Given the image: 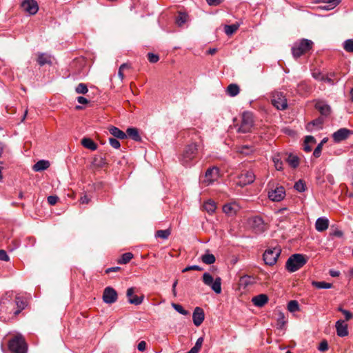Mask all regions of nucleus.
Here are the masks:
<instances>
[{
    "label": "nucleus",
    "instance_id": "nucleus-1",
    "mask_svg": "<svg viewBox=\"0 0 353 353\" xmlns=\"http://www.w3.org/2000/svg\"><path fill=\"white\" fill-rule=\"evenodd\" d=\"M307 259L302 254H294L286 261L285 268L290 272H294L303 267Z\"/></svg>",
    "mask_w": 353,
    "mask_h": 353
},
{
    "label": "nucleus",
    "instance_id": "nucleus-2",
    "mask_svg": "<svg viewBox=\"0 0 353 353\" xmlns=\"http://www.w3.org/2000/svg\"><path fill=\"white\" fill-rule=\"evenodd\" d=\"M8 348L12 353H26L28 345L24 338L17 335L9 341Z\"/></svg>",
    "mask_w": 353,
    "mask_h": 353
},
{
    "label": "nucleus",
    "instance_id": "nucleus-3",
    "mask_svg": "<svg viewBox=\"0 0 353 353\" xmlns=\"http://www.w3.org/2000/svg\"><path fill=\"white\" fill-rule=\"evenodd\" d=\"M313 45L311 40L303 39L294 44L292 48V53L294 58H299L306 52L309 51Z\"/></svg>",
    "mask_w": 353,
    "mask_h": 353
},
{
    "label": "nucleus",
    "instance_id": "nucleus-4",
    "mask_svg": "<svg viewBox=\"0 0 353 353\" xmlns=\"http://www.w3.org/2000/svg\"><path fill=\"white\" fill-rule=\"evenodd\" d=\"M247 225L255 234H261L266 230V225L260 216H252L247 219Z\"/></svg>",
    "mask_w": 353,
    "mask_h": 353
},
{
    "label": "nucleus",
    "instance_id": "nucleus-5",
    "mask_svg": "<svg viewBox=\"0 0 353 353\" xmlns=\"http://www.w3.org/2000/svg\"><path fill=\"white\" fill-rule=\"evenodd\" d=\"M254 123L253 114L250 112H244L242 114L241 124L237 131L241 133L250 132L254 126Z\"/></svg>",
    "mask_w": 353,
    "mask_h": 353
},
{
    "label": "nucleus",
    "instance_id": "nucleus-6",
    "mask_svg": "<svg viewBox=\"0 0 353 353\" xmlns=\"http://www.w3.org/2000/svg\"><path fill=\"white\" fill-rule=\"evenodd\" d=\"M281 252L279 247L267 249L263 253V258L265 263L272 266L276 263Z\"/></svg>",
    "mask_w": 353,
    "mask_h": 353
},
{
    "label": "nucleus",
    "instance_id": "nucleus-7",
    "mask_svg": "<svg viewBox=\"0 0 353 353\" xmlns=\"http://www.w3.org/2000/svg\"><path fill=\"white\" fill-rule=\"evenodd\" d=\"M198 150V146L195 143H192L190 145H188L181 157V161L183 164H188L190 163L194 158Z\"/></svg>",
    "mask_w": 353,
    "mask_h": 353
},
{
    "label": "nucleus",
    "instance_id": "nucleus-8",
    "mask_svg": "<svg viewBox=\"0 0 353 353\" xmlns=\"http://www.w3.org/2000/svg\"><path fill=\"white\" fill-rule=\"evenodd\" d=\"M203 282L205 285L210 287L216 293H221V278L217 277L215 279L208 273L205 272L203 274Z\"/></svg>",
    "mask_w": 353,
    "mask_h": 353
},
{
    "label": "nucleus",
    "instance_id": "nucleus-9",
    "mask_svg": "<svg viewBox=\"0 0 353 353\" xmlns=\"http://www.w3.org/2000/svg\"><path fill=\"white\" fill-rule=\"evenodd\" d=\"M272 105L278 110H283L288 107L287 100L282 92H274L272 97Z\"/></svg>",
    "mask_w": 353,
    "mask_h": 353
},
{
    "label": "nucleus",
    "instance_id": "nucleus-10",
    "mask_svg": "<svg viewBox=\"0 0 353 353\" xmlns=\"http://www.w3.org/2000/svg\"><path fill=\"white\" fill-rule=\"evenodd\" d=\"M118 294L112 287H107L103 290V301L108 304H112L117 301Z\"/></svg>",
    "mask_w": 353,
    "mask_h": 353
},
{
    "label": "nucleus",
    "instance_id": "nucleus-11",
    "mask_svg": "<svg viewBox=\"0 0 353 353\" xmlns=\"http://www.w3.org/2000/svg\"><path fill=\"white\" fill-rule=\"evenodd\" d=\"M285 196V191L283 186L276 187L274 190L268 192V198L274 202L282 201Z\"/></svg>",
    "mask_w": 353,
    "mask_h": 353
},
{
    "label": "nucleus",
    "instance_id": "nucleus-12",
    "mask_svg": "<svg viewBox=\"0 0 353 353\" xmlns=\"http://www.w3.org/2000/svg\"><path fill=\"white\" fill-rule=\"evenodd\" d=\"M219 171V170L217 167L208 168L205 172V179L203 180L202 183L205 185H210L217 178Z\"/></svg>",
    "mask_w": 353,
    "mask_h": 353
},
{
    "label": "nucleus",
    "instance_id": "nucleus-13",
    "mask_svg": "<svg viewBox=\"0 0 353 353\" xmlns=\"http://www.w3.org/2000/svg\"><path fill=\"white\" fill-rule=\"evenodd\" d=\"M21 8L30 14H35L39 10V6L34 0H24L21 3Z\"/></svg>",
    "mask_w": 353,
    "mask_h": 353
},
{
    "label": "nucleus",
    "instance_id": "nucleus-14",
    "mask_svg": "<svg viewBox=\"0 0 353 353\" xmlns=\"http://www.w3.org/2000/svg\"><path fill=\"white\" fill-rule=\"evenodd\" d=\"M352 132L350 130L343 128L334 132L332 134V138L334 142L340 143L342 141L347 139Z\"/></svg>",
    "mask_w": 353,
    "mask_h": 353
},
{
    "label": "nucleus",
    "instance_id": "nucleus-15",
    "mask_svg": "<svg viewBox=\"0 0 353 353\" xmlns=\"http://www.w3.org/2000/svg\"><path fill=\"white\" fill-rule=\"evenodd\" d=\"M240 207L236 202H231L224 204L222 206V212H224L228 216H232L239 210Z\"/></svg>",
    "mask_w": 353,
    "mask_h": 353
},
{
    "label": "nucleus",
    "instance_id": "nucleus-16",
    "mask_svg": "<svg viewBox=\"0 0 353 353\" xmlns=\"http://www.w3.org/2000/svg\"><path fill=\"white\" fill-rule=\"evenodd\" d=\"M205 314L203 310L200 307H196L192 314L193 323L196 326H199L203 322Z\"/></svg>",
    "mask_w": 353,
    "mask_h": 353
},
{
    "label": "nucleus",
    "instance_id": "nucleus-17",
    "mask_svg": "<svg viewBox=\"0 0 353 353\" xmlns=\"http://www.w3.org/2000/svg\"><path fill=\"white\" fill-rule=\"evenodd\" d=\"M134 288H130L127 290L126 296L128 298V302L130 304H134L135 305H140L143 301V296H138L137 295H134Z\"/></svg>",
    "mask_w": 353,
    "mask_h": 353
},
{
    "label": "nucleus",
    "instance_id": "nucleus-18",
    "mask_svg": "<svg viewBox=\"0 0 353 353\" xmlns=\"http://www.w3.org/2000/svg\"><path fill=\"white\" fill-rule=\"evenodd\" d=\"M255 180V174L252 170L246 171L240 176V183L246 185L253 183Z\"/></svg>",
    "mask_w": 353,
    "mask_h": 353
},
{
    "label": "nucleus",
    "instance_id": "nucleus-19",
    "mask_svg": "<svg viewBox=\"0 0 353 353\" xmlns=\"http://www.w3.org/2000/svg\"><path fill=\"white\" fill-rule=\"evenodd\" d=\"M15 304L17 307V310L14 311V316H17L26 307L28 303L25 297L17 295L15 296Z\"/></svg>",
    "mask_w": 353,
    "mask_h": 353
},
{
    "label": "nucleus",
    "instance_id": "nucleus-20",
    "mask_svg": "<svg viewBox=\"0 0 353 353\" xmlns=\"http://www.w3.org/2000/svg\"><path fill=\"white\" fill-rule=\"evenodd\" d=\"M315 108L323 117H327L331 113L330 106L323 101L316 102L315 104Z\"/></svg>",
    "mask_w": 353,
    "mask_h": 353
},
{
    "label": "nucleus",
    "instance_id": "nucleus-21",
    "mask_svg": "<svg viewBox=\"0 0 353 353\" xmlns=\"http://www.w3.org/2000/svg\"><path fill=\"white\" fill-rule=\"evenodd\" d=\"M336 330L337 335L340 337L346 336L348 334L347 325L343 320H338L336 322Z\"/></svg>",
    "mask_w": 353,
    "mask_h": 353
},
{
    "label": "nucleus",
    "instance_id": "nucleus-22",
    "mask_svg": "<svg viewBox=\"0 0 353 353\" xmlns=\"http://www.w3.org/2000/svg\"><path fill=\"white\" fill-rule=\"evenodd\" d=\"M329 220L325 216L319 217L315 223V228L318 232H323L328 228Z\"/></svg>",
    "mask_w": 353,
    "mask_h": 353
},
{
    "label": "nucleus",
    "instance_id": "nucleus-23",
    "mask_svg": "<svg viewBox=\"0 0 353 353\" xmlns=\"http://www.w3.org/2000/svg\"><path fill=\"white\" fill-rule=\"evenodd\" d=\"M252 301L255 306L263 307L268 301V297L265 294H261L254 296Z\"/></svg>",
    "mask_w": 353,
    "mask_h": 353
},
{
    "label": "nucleus",
    "instance_id": "nucleus-24",
    "mask_svg": "<svg viewBox=\"0 0 353 353\" xmlns=\"http://www.w3.org/2000/svg\"><path fill=\"white\" fill-rule=\"evenodd\" d=\"M37 61L40 66H43L46 64H52L51 56L46 53H38Z\"/></svg>",
    "mask_w": 353,
    "mask_h": 353
},
{
    "label": "nucleus",
    "instance_id": "nucleus-25",
    "mask_svg": "<svg viewBox=\"0 0 353 353\" xmlns=\"http://www.w3.org/2000/svg\"><path fill=\"white\" fill-rule=\"evenodd\" d=\"M108 130L110 133L117 139L123 140L127 138L126 133L115 126L109 127Z\"/></svg>",
    "mask_w": 353,
    "mask_h": 353
},
{
    "label": "nucleus",
    "instance_id": "nucleus-26",
    "mask_svg": "<svg viewBox=\"0 0 353 353\" xmlns=\"http://www.w3.org/2000/svg\"><path fill=\"white\" fill-rule=\"evenodd\" d=\"M81 142L84 148L92 151H94L97 149V143H95L94 141L90 138H83L81 139Z\"/></svg>",
    "mask_w": 353,
    "mask_h": 353
},
{
    "label": "nucleus",
    "instance_id": "nucleus-27",
    "mask_svg": "<svg viewBox=\"0 0 353 353\" xmlns=\"http://www.w3.org/2000/svg\"><path fill=\"white\" fill-rule=\"evenodd\" d=\"M127 137H129L135 141H141V137L139 135V131L135 128H128L126 130Z\"/></svg>",
    "mask_w": 353,
    "mask_h": 353
},
{
    "label": "nucleus",
    "instance_id": "nucleus-28",
    "mask_svg": "<svg viewBox=\"0 0 353 353\" xmlns=\"http://www.w3.org/2000/svg\"><path fill=\"white\" fill-rule=\"evenodd\" d=\"M50 164L48 161L40 160L33 165V170L35 172L45 170L50 167Z\"/></svg>",
    "mask_w": 353,
    "mask_h": 353
},
{
    "label": "nucleus",
    "instance_id": "nucleus-29",
    "mask_svg": "<svg viewBox=\"0 0 353 353\" xmlns=\"http://www.w3.org/2000/svg\"><path fill=\"white\" fill-rule=\"evenodd\" d=\"M323 119L322 117H319L310 122H309L306 125V129L308 131H312L314 129V127L316 128H321L322 124L323 123Z\"/></svg>",
    "mask_w": 353,
    "mask_h": 353
},
{
    "label": "nucleus",
    "instance_id": "nucleus-30",
    "mask_svg": "<svg viewBox=\"0 0 353 353\" xmlns=\"http://www.w3.org/2000/svg\"><path fill=\"white\" fill-rule=\"evenodd\" d=\"M239 87L236 83H231L227 88L225 92L230 97H235L239 93Z\"/></svg>",
    "mask_w": 353,
    "mask_h": 353
},
{
    "label": "nucleus",
    "instance_id": "nucleus-31",
    "mask_svg": "<svg viewBox=\"0 0 353 353\" xmlns=\"http://www.w3.org/2000/svg\"><path fill=\"white\" fill-rule=\"evenodd\" d=\"M254 279L249 276H241L239 279V287L245 289L248 285L253 283Z\"/></svg>",
    "mask_w": 353,
    "mask_h": 353
},
{
    "label": "nucleus",
    "instance_id": "nucleus-32",
    "mask_svg": "<svg viewBox=\"0 0 353 353\" xmlns=\"http://www.w3.org/2000/svg\"><path fill=\"white\" fill-rule=\"evenodd\" d=\"M316 139L312 136H306L303 144V150L306 152H309L312 150V147L310 143H315Z\"/></svg>",
    "mask_w": 353,
    "mask_h": 353
},
{
    "label": "nucleus",
    "instance_id": "nucleus-33",
    "mask_svg": "<svg viewBox=\"0 0 353 353\" xmlns=\"http://www.w3.org/2000/svg\"><path fill=\"white\" fill-rule=\"evenodd\" d=\"M239 28L238 23L224 26V32L228 36L232 35Z\"/></svg>",
    "mask_w": 353,
    "mask_h": 353
},
{
    "label": "nucleus",
    "instance_id": "nucleus-34",
    "mask_svg": "<svg viewBox=\"0 0 353 353\" xmlns=\"http://www.w3.org/2000/svg\"><path fill=\"white\" fill-rule=\"evenodd\" d=\"M277 328L279 330H283L287 321L285 319V316L284 313L279 312L277 316Z\"/></svg>",
    "mask_w": 353,
    "mask_h": 353
},
{
    "label": "nucleus",
    "instance_id": "nucleus-35",
    "mask_svg": "<svg viewBox=\"0 0 353 353\" xmlns=\"http://www.w3.org/2000/svg\"><path fill=\"white\" fill-rule=\"evenodd\" d=\"M201 261L208 265L212 264L215 262V256L212 254L206 253L201 256Z\"/></svg>",
    "mask_w": 353,
    "mask_h": 353
},
{
    "label": "nucleus",
    "instance_id": "nucleus-36",
    "mask_svg": "<svg viewBox=\"0 0 353 353\" xmlns=\"http://www.w3.org/2000/svg\"><path fill=\"white\" fill-rule=\"evenodd\" d=\"M312 285L318 289H330L332 288V283L325 281H312Z\"/></svg>",
    "mask_w": 353,
    "mask_h": 353
},
{
    "label": "nucleus",
    "instance_id": "nucleus-37",
    "mask_svg": "<svg viewBox=\"0 0 353 353\" xmlns=\"http://www.w3.org/2000/svg\"><path fill=\"white\" fill-rule=\"evenodd\" d=\"M288 310L290 312H295L299 311L300 307L298 301L296 300H292L289 301L288 303Z\"/></svg>",
    "mask_w": 353,
    "mask_h": 353
},
{
    "label": "nucleus",
    "instance_id": "nucleus-38",
    "mask_svg": "<svg viewBox=\"0 0 353 353\" xmlns=\"http://www.w3.org/2000/svg\"><path fill=\"white\" fill-rule=\"evenodd\" d=\"M133 258V254L131 252H125L123 254L121 258L118 260L119 264H126Z\"/></svg>",
    "mask_w": 353,
    "mask_h": 353
},
{
    "label": "nucleus",
    "instance_id": "nucleus-39",
    "mask_svg": "<svg viewBox=\"0 0 353 353\" xmlns=\"http://www.w3.org/2000/svg\"><path fill=\"white\" fill-rule=\"evenodd\" d=\"M287 161L288 162L289 165L294 168H296V167H298V165L299 164V158L296 156H294L292 154H290L288 156V157L287 159Z\"/></svg>",
    "mask_w": 353,
    "mask_h": 353
},
{
    "label": "nucleus",
    "instance_id": "nucleus-40",
    "mask_svg": "<svg viewBox=\"0 0 353 353\" xmlns=\"http://www.w3.org/2000/svg\"><path fill=\"white\" fill-rule=\"evenodd\" d=\"M171 234L170 229L157 231L155 236L163 239H167Z\"/></svg>",
    "mask_w": 353,
    "mask_h": 353
},
{
    "label": "nucleus",
    "instance_id": "nucleus-41",
    "mask_svg": "<svg viewBox=\"0 0 353 353\" xmlns=\"http://www.w3.org/2000/svg\"><path fill=\"white\" fill-rule=\"evenodd\" d=\"M203 208L208 213H213L216 207L215 203L210 200L204 203Z\"/></svg>",
    "mask_w": 353,
    "mask_h": 353
},
{
    "label": "nucleus",
    "instance_id": "nucleus-42",
    "mask_svg": "<svg viewBox=\"0 0 353 353\" xmlns=\"http://www.w3.org/2000/svg\"><path fill=\"white\" fill-rule=\"evenodd\" d=\"M272 161L274 163L275 168L277 170H283V162L279 154H276L272 157Z\"/></svg>",
    "mask_w": 353,
    "mask_h": 353
},
{
    "label": "nucleus",
    "instance_id": "nucleus-43",
    "mask_svg": "<svg viewBox=\"0 0 353 353\" xmlns=\"http://www.w3.org/2000/svg\"><path fill=\"white\" fill-rule=\"evenodd\" d=\"M343 46L346 52H353V39H349L345 40L343 42Z\"/></svg>",
    "mask_w": 353,
    "mask_h": 353
},
{
    "label": "nucleus",
    "instance_id": "nucleus-44",
    "mask_svg": "<svg viewBox=\"0 0 353 353\" xmlns=\"http://www.w3.org/2000/svg\"><path fill=\"white\" fill-rule=\"evenodd\" d=\"M294 188L299 192H303L305 190V184L303 180L300 179L295 183Z\"/></svg>",
    "mask_w": 353,
    "mask_h": 353
},
{
    "label": "nucleus",
    "instance_id": "nucleus-45",
    "mask_svg": "<svg viewBox=\"0 0 353 353\" xmlns=\"http://www.w3.org/2000/svg\"><path fill=\"white\" fill-rule=\"evenodd\" d=\"M75 91L78 94H84L88 92V89L87 85L85 83H81L78 84V85L76 87Z\"/></svg>",
    "mask_w": 353,
    "mask_h": 353
},
{
    "label": "nucleus",
    "instance_id": "nucleus-46",
    "mask_svg": "<svg viewBox=\"0 0 353 353\" xmlns=\"http://www.w3.org/2000/svg\"><path fill=\"white\" fill-rule=\"evenodd\" d=\"M130 68V65L128 63H123L120 65L118 71V76L120 78L121 81H122L124 79V74L123 70L125 69H129Z\"/></svg>",
    "mask_w": 353,
    "mask_h": 353
},
{
    "label": "nucleus",
    "instance_id": "nucleus-47",
    "mask_svg": "<svg viewBox=\"0 0 353 353\" xmlns=\"http://www.w3.org/2000/svg\"><path fill=\"white\" fill-rule=\"evenodd\" d=\"M172 307L177 311L179 313L183 315H188L189 312L188 310H185L181 305L177 303H172Z\"/></svg>",
    "mask_w": 353,
    "mask_h": 353
},
{
    "label": "nucleus",
    "instance_id": "nucleus-48",
    "mask_svg": "<svg viewBox=\"0 0 353 353\" xmlns=\"http://www.w3.org/2000/svg\"><path fill=\"white\" fill-rule=\"evenodd\" d=\"M335 75H336V74L334 72H330V73L327 74V75H325L324 79H323V82H326L332 85H334L335 81L332 78L334 77Z\"/></svg>",
    "mask_w": 353,
    "mask_h": 353
},
{
    "label": "nucleus",
    "instance_id": "nucleus-49",
    "mask_svg": "<svg viewBox=\"0 0 353 353\" xmlns=\"http://www.w3.org/2000/svg\"><path fill=\"white\" fill-rule=\"evenodd\" d=\"M338 310L343 313V314L345 316V319L346 321H349L353 317L352 314L350 311L345 310L341 307H339L338 308Z\"/></svg>",
    "mask_w": 353,
    "mask_h": 353
},
{
    "label": "nucleus",
    "instance_id": "nucleus-50",
    "mask_svg": "<svg viewBox=\"0 0 353 353\" xmlns=\"http://www.w3.org/2000/svg\"><path fill=\"white\" fill-rule=\"evenodd\" d=\"M187 16L184 14L181 13L176 18V22L179 26H181L186 22Z\"/></svg>",
    "mask_w": 353,
    "mask_h": 353
},
{
    "label": "nucleus",
    "instance_id": "nucleus-51",
    "mask_svg": "<svg viewBox=\"0 0 353 353\" xmlns=\"http://www.w3.org/2000/svg\"><path fill=\"white\" fill-rule=\"evenodd\" d=\"M147 57H148V61L152 63H157L159 60V55L153 54L152 52L148 53Z\"/></svg>",
    "mask_w": 353,
    "mask_h": 353
},
{
    "label": "nucleus",
    "instance_id": "nucleus-52",
    "mask_svg": "<svg viewBox=\"0 0 353 353\" xmlns=\"http://www.w3.org/2000/svg\"><path fill=\"white\" fill-rule=\"evenodd\" d=\"M109 143L114 149H119L121 146L120 142L117 139V138H110Z\"/></svg>",
    "mask_w": 353,
    "mask_h": 353
},
{
    "label": "nucleus",
    "instance_id": "nucleus-53",
    "mask_svg": "<svg viewBox=\"0 0 353 353\" xmlns=\"http://www.w3.org/2000/svg\"><path fill=\"white\" fill-rule=\"evenodd\" d=\"M325 2L329 4L328 8H326L328 10L336 7L341 2V0H325Z\"/></svg>",
    "mask_w": 353,
    "mask_h": 353
},
{
    "label": "nucleus",
    "instance_id": "nucleus-54",
    "mask_svg": "<svg viewBox=\"0 0 353 353\" xmlns=\"http://www.w3.org/2000/svg\"><path fill=\"white\" fill-rule=\"evenodd\" d=\"M324 74H323L321 72L319 71H314L312 72V77L314 79H315L317 81H323V79H324Z\"/></svg>",
    "mask_w": 353,
    "mask_h": 353
},
{
    "label": "nucleus",
    "instance_id": "nucleus-55",
    "mask_svg": "<svg viewBox=\"0 0 353 353\" xmlns=\"http://www.w3.org/2000/svg\"><path fill=\"white\" fill-rule=\"evenodd\" d=\"M190 270H196V271H201L203 270V268L199 265H191V266H188L186 267L185 268H184L183 270V272H188V271H190Z\"/></svg>",
    "mask_w": 353,
    "mask_h": 353
},
{
    "label": "nucleus",
    "instance_id": "nucleus-56",
    "mask_svg": "<svg viewBox=\"0 0 353 353\" xmlns=\"http://www.w3.org/2000/svg\"><path fill=\"white\" fill-rule=\"evenodd\" d=\"M322 148L323 147L321 146V144H318V145L316 147V148L314 149V150L313 152V156L315 158H319L321 156Z\"/></svg>",
    "mask_w": 353,
    "mask_h": 353
},
{
    "label": "nucleus",
    "instance_id": "nucleus-57",
    "mask_svg": "<svg viewBox=\"0 0 353 353\" xmlns=\"http://www.w3.org/2000/svg\"><path fill=\"white\" fill-rule=\"evenodd\" d=\"M328 349V344H327V342L326 341H323L320 343L319 345V347H318V350L320 351V352H325Z\"/></svg>",
    "mask_w": 353,
    "mask_h": 353
},
{
    "label": "nucleus",
    "instance_id": "nucleus-58",
    "mask_svg": "<svg viewBox=\"0 0 353 353\" xmlns=\"http://www.w3.org/2000/svg\"><path fill=\"white\" fill-rule=\"evenodd\" d=\"M0 260L4 261H8L10 260L6 252L3 250H0Z\"/></svg>",
    "mask_w": 353,
    "mask_h": 353
},
{
    "label": "nucleus",
    "instance_id": "nucleus-59",
    "mask_svg": "<svg viewBox=\"0 0 353 353\" xmlns=\"http://www.w3.org/2000/svg\"><path fill=\"white\" fill-rule=\"evenodd\" d=\"M59 198L57 196H49L48 197V202L50 205H54L57 203Z\"/></svg>",
    "mask_w": 353,
    "mask_h": 353
},
{
    "label": "nucleus",
    "instance_id": "nucleus-60",
    "mask_svg": "<svg viewBox=\"0 0 353 353\" xmlns=\"http://www.w3.org/2000/svg\"><path fill=\"white\" fill-rule=\"evenodd\" d=\"M252 151V148L248 145H243L240 149V152L243 153L245 154H248Z\"/></svg>",
    "mask_w": 353,
    "mask_h": 353
},
{
    "label": "nucleus",
    "instance_id": "nucleus-61",
    "mask_svg": "<svg viewBox=\"0 0 353 353\" xmlns=\"http://www.w3.org/2000/svg\"><path fill=\"white\" fill-rule=\"evenodd\" d=\"M137 348L139 351L143 352L146 349V343L144 341H141L139 343Z\"/></svg>",
    "mask_w": 353,
    "mask_h": 353
},
{
    "label": "nucleus",
    "instance_id": "nucleus-62",
    "mask_svg": "<svg viewBox=\"0 0 353 353\" xmlns=\"http://www.w3.org/2000/svg\"><path fill=\"white\" fill-rule=\"evenodd\" d=\"M210 6H217L221 3V0H205Z\"/></svg>",
    "mask_w": 353,
    "mask_h": 353
},
{
    "label": "nucleus",
    "instance_id": "nucleus-63",
    "mask_svg": "<svg viewBox=\"0 0 353 353\" xmlns=\"http://www.w3.org/2000/svg\"><path fill=\"white\" fill-rule=\"evenodd\" d=\"M90 201V198L87 195L81 196L79 202L82 204H88Z\"/></svg>",
    "mask_w": 353,
    "mask_h": 353
},
{
    "label": "nucleus",
    "instance_id": "nucleus-64",
    "mask_svg": "<svg viewBox=\"0 0 353 353\" xmlns=\"http://www.w3.org/2000/svg\"><path fill=\"white\" fill-rule=\"evenodd\" d=\"M77 99L78 103L81 104H87L89 103V101L83 97H78Z\"/></svg>",
    "mask_w": 353,
    "mask_h": 353
}]
</instances>
